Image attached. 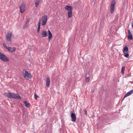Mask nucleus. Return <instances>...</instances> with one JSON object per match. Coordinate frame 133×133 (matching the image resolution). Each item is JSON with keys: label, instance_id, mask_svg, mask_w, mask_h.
<instances>
[{"label": "nucleus", "instance_id": "13", "mask_svg": "<svg viewBox=\"0 0 133 133\" xmlns=\"http://www.w3.org/2000/svg\"><path fill=\"white\" fill-rule=\"evenodd\" d=\"M65 9L66 10L70 11L72 10V8L71 6H70L66 5L64 7Z\"/></svg>", "mask_w": 133, "mask_h": 133}, {"label": "nucleus", "instance_id": "2", "mask_svg": "<svg viewBox=\"0 0 133 133\" xmlns=\"http://www.w3.org/2000/svg\"><path fill=\"white\" fill-rule=\"evenodd\" d=\"M0 59L2 61L7 62L9 61V58L5 55L0 52Z\"/></svg>", "mask_w": 133, "mask_h": 133}, {"label": "nucleus", "instance_id": "25", "mask_svg": "<svg viewBox=\"0 0 133 133\" xmlns=\"http://www.w3.org/2000/svg\"><path fill=\"white\" fill-rule=\"evenodd\" d=\"M38 97V96H37V94H35V95H34V97H35V99H37V98Z\"/></svg>", "mask_w": 133, "mask_h": 133}, {"label": "nucleus", "instance_id": "22", "mask_svg": "<svg viewBox=\"0 0 133 133\" xmlns=\"http://www.w3.org/2000/svg\"><path fill=\"white\" fill-rule=\"evenodd\" d=\"M90 77H86V81L87 83H88L90 81Z\"/></svg>", "mask_w": 133, "mask_h": 133}, {"label": "nucleus", "instance_id": "16", "mask_svg": "<svg viewBox=\"0 0 133 133\" xmlns=\"http://www.w3.org/2000/svg\"><path fill=\"white\" fill-rule=\"evenodd\" d=\"M41 0H36L35 2V7H37L38 5L39 4V2Z\"/></svg>", "mask_w": 133, "mask_h": 133}, {"label": "nucleus", "instance_id": "24", "mask_svg": "<svg viewBox=\"0 0 133 133\" xmlns=\"http://www.w3.org/2000/svg\"><path fill=\"white\" fill-rule=\"evenodd\" d=\"M46 21H43V22L42 23V25H44L46 24Z\"/></svg>", "mask_w": 133, "mask_h": 133}, {"label": "nucleus", "instance_id": "9", "mask_svg": "<svg viewBox=\"0 0 133 133\" xmlns=\"http://www.w3.org/2000/svg\"><path fill=\"white\" fill-rule=\"evenodd\" d=\"M25 5L23 4H21L20 6V11L21 13H23L25 11Z\"/></svg>", "mask_w": 133, "mask_h": 133}, {"label": "nucleus", "instance_id": "10", "mask_svg": "<svg viewBox=\"0 0 133 133\" xmlns=\"http://www.w3.org/2000/svg\"><path fill=\"white\" fill-rule=\"evenodd\" d=\"M46 85L47 87H49L50 86V77L48 76L46 79Z\"/></svg>", "mask_w": 133, "mask_h": 133}, {"label": "nucleus", "instance_id": "11", "mask_svg": "<svg viewBox=\"0 0 133 133\" xmlns=\"http://www.w3.org/2000/svg\"><path fill=\"white\" fill-rule=\"evenodd\" d=\"M133 93V90H131L128 92L124 96V98L123 99L126 97L129 96L131 94Z\"/></svg>", "mask_w": 133, "mask_h": 133}, {"label": "nucleus", "instance_id": "27", "mask_svg": "<svg viewBox=\"0 0 133 133\" xmlns=\"http://www.w3.org/2000/svg\"><path fill=\"white\" fill-rule=\"evenodd\" d=\"M41 24V19H40L38 21V24Z\"/></svg>", "mask_w": 133, "mask_h": 133}, {"label": "nucleus", "instance_id": "17", "mask_svg": "<svg viewBox=\"0 0 133 133\" xmlns=\"http://www.w3.org/2000/svg\"><path fill=\"white\" fill-rule=\"evenodd\" d=\"M72 11H69L68 12V17L69 18H70L72 16Z\"/></svg>", "mask_w": 133, "mask_h": 133}, {"label": "nucleus", "instance_id": "7", "mask_svg": "<svg viewBox=\"0 0 133 133\" xmlns=\"http://www.w3.org/2000/svg\"><path fill=\"white\" fill-rule=\"evenodd\" d=\"M11 33H8L7 34L6 36V38L8 41H11Z\"/></svg>", "mask_w": 133, "mask_h": 133}, {"label": "nucleus", "instance_id": "5", "mask_svg": "<svg viewBox=\"0 0 133 133\" xmlns=\"http://www.w3.org/2000/svg\"><path fill=\"white\" fill-rule=\"evenodd\" d=\"M23 76L24 78H27L29 79L31 78L32 77L31 75L30 74H29L28 71H25L24 75Z\"/></svg>", "mask_w": 133, "mask_h": 133}, {"label": "nucleus", "instance_id": "28", "mask_svg": "<svg viewBox=\"0 0 133 133\" xmlns=\"http://www.w3.org/2000/svg\"><path fill=\"white\" fill-rule=\"evenodd\" d=\"M40 25H41V24H38V27L40 28Z\"/></svg>", "mask_w": 133, "mask_h": 133}, {"label": "nucleus", "instance_id": "20", "mask_svg": "<svg viewBox=\"0 0 133 133\" xmlns=\"http://www.w3.org/2000/svg\"><path fill=\"white\" fill-rule=\"evenodd\" d=\"M90 72H88L86 74L85 77H90Z\"/></svg>", "mask_w": 133, "mask_h": 133}, {"label": "nucleus", "instance_id": "21", "mask_svg": "<svg viewBox=\"0 0 133 133\" xmlns=\"http://www.w3.org/2000/svg\"><path fill=\"white\" fill-rule=\"evenodd\" d=\"M47 17L46 15H45L44 17V18L43 19V21H47Z\"/></svg>", "mask_w": 133, "mask_h": 133}, {"label": "nucleus", "instance_id": "26", "mask_svg": "<svg viewBox=\"0 0 133 133\" xmlns=\"http://www.w3.org/2000/svg\"><path fill=\"white\" fill-rule=\"evenodd\" d=\"M40 28L38 27L37 29V32H38L40 30Z\"/></svg>", "mask_w": 133, "mask_h": 133}, {"label": "nucleus", "instance_id": "8", "mask_svg": "<svg viewBox=\"0 0 133 133\" xmlns=\"http://www.w3.org/2000/svg\"><path fill=\"white\" fill-rule=\"evenodd\" d=\"M128 39L132 40L133 39L132 35L130 30L128 29Z\"/></svg>", "mask_w": 133, "mask_h": 133}, {"label": "nucleus", "instance_id": "12", "mask_svg": "<svg viewBox=\"0 0 133 133\" xmlns=\"http://www.w3.org/2000/svg\"><path fill=\"white\" fill-rule=\"evenodd\" d=\"M8 50L9 51L13 52H15V51L16 50V48L15 47L12 48L9 47Z\"/></svg>", "mask_w": 133, "mask_h": 133}, {"label": "nucleus", "instance_id": "29", "mask_svg": "<svg viewBox=\"0 0 133 133\" xmlns=\"http://www.w3.org/2000/svg\"><path fill=\"white\" fill-rule=\"evenodd\" d=\"M85 115H87V112H85Z\"/></svg>", "mask_w": 133, "mask_h": 133}, {"label": "nucleus", "instance_id": "4", "mask_svg": "<svg viewBox=\"0 0 133 133\" xmlns=\"http://www.w3.org/2000/svg\"><path fill=\"white\" fill-rule=\"evenodd\" d=\"M128 47L126 46L123 49V53L124 54V56L126 57H128L129 56V54L128 53Z\"/></svg>", "mask_w": 133, "mask_h": 133}, {"label": "nucleus", "instance_id": "18", "mask_svg": "<svg viewBox=\"0 0 133 133\" xmlns=\"http://www.w3.org/2000/svg\"><path fill=\"white\" fill-rule=\"evenodd\" d=\"M24 103L25 104V106L27 108H29L30 106V104L28 103L26 101L24 102Z\"/></svg>", "mask_w": 133, "mask_h": 133}, {"label": "nucleus", "instance_id": "3", "mask_svg": "<svg viewBox=\"0 0 133 133\" xmlns=\"http://www.w3.org/2000/svg\"><path fill=\"white\" fill-rule=\"evenodd\" d=\"M115 3L116 2L115 0H113L111 2L110 12L111 14H112L114 11Z\"/></svg>", "mask_w": 133, "mask_h": 133}, {"label": "nucleus", "instance_id": "15", "mask_svg": "<svg viewBox=\"0 0 133 133\" xmlns=\"http://www.w3.org/2000/svg\"><path fill=\"white\" fill-rule=\"evenodd\" d=\"M48 34H49V37H48V39L50 40L52 37V35L50 31L49 30H48Z\"/></svg>", "mask_w": 133, "mask_h": 133}, {"label": "nucleus", "instance_id": "19", "mask_svg": "<svg viewBox=\"0 0 133 133\" xmlns=\"http://www.w3.org/2000/svg\"><path fill=\"white\" fill-rule=\"evenodd\" d=\"M125 68V67L124 66H123L122 68L121 73L123 75L124 74Z\"/></svg>", "mask_w": 133, "mask_h": 133}, {"label": "nucleus", "instance_id": "1", "mask_svg": "<svg viewBox=\"0 0 133 133\" xmlns=\"http://www.w3.org/2000/svg\"><path fill=\"white\" fill-rule=\"evenodd\" d=\"M6 96L9 98L21 99V97L18 94L8 92L6 93Z\"/></svg>", "mask_w": 133, "mask_h": 133}, {"label": "nucleus", "instance_id": "6", "mask_svg": "<svg viewBox=\"0 0 133 133\" xmlns=\"http://www.w3.org/2000/svg\"><path fill=\"white\" fill-rule=\"evenodd\" d=\"M71 120L72 122H75L76 121V117L74 113H72V111L71 112Z\"/></svg>", "mask_w": 133, "mask_h": 133}, {"label": "nucleus", "instance_id": "23", "mask_svg": "<svg viewBox=\"0 0 133 133\" xmlns=\"http://www.w3.org/2000/svg\"><path fill=\"white\" fill-rule=\"evenodd\" d=\"M3 46L7 50L8 49V48L9 47H8L4 43L3 44Z\"/></svg>", "mask_w": 133, "mask_h": 133}, {"label": "nucleus", "instance_id": "14", "mask_svg": "<svg viewBox=\"0 0 133 133\" xmlns=\"http://www.w3.org/2000/svg\"><path fill=\"white\" fill-rule=\"evenodd\" d=\"M41 34L42 37H45L48 35L46 32V31H42L41 32Z\"/></svg>", "mask_w": 133, "mask_h": 133}]
</instances>
